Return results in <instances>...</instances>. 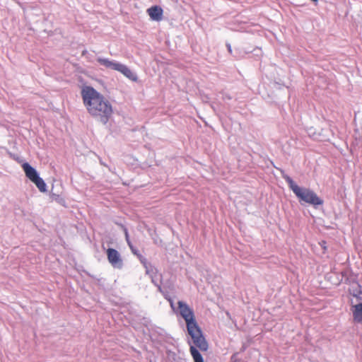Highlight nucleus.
Wrapping results in <instances>:
<instances>
[{"label":"nucleus","mask_w":362,"mask_h":362,"mask_svg":"<svg viewBox=\"0 0 362 362\" xmlns=\"http://www.w3.org/2000/svg\"><path fill=\"white\" fill-rule=\"evenodd\" d=\"M33 183L35 185L40 192H46L47 191V184L40 176L33 180Z\"/></svg>","instance_id":"ddd939ff"},{"label":"nucleus","mask_w":362,"mask_h":362,"mask_svg":"<svg viewBox=\"0 0 362 362\" xmlns=\"http://www.w3.org/2000/svg\"><path fill=\"white\" fill-rule=\"evenodd\" d=\"M160 293H163L161 288H159Z\"/></svg>","instance_id":"bb28decb"},{"label":"nucleus","mask_w":362,"mask_h":362,"mask_svg":"<svg viewBox=\"0 0 362 362\" xmlns=\"http://www.w3.org/2000/svg\"><path fill=\"white\" fill-rule=\"evenodd\" d=\"M84 272H85V273H86V274H87L88 276H90V277L93 278V276L90 275V274L89 272H86V271H84Z\"/></svg>","instance_id":"aec40b11"},{"label":"nucleus","mask_w":362,"mask_h":362,"mask_svg":"<svg viewBox=\"0 0 362 362\" xmlns=\"http://www.w3.org/2000/svg\"><path fill=\"white\" fill-rule=\"evenodd\" d=\"M163 13V8L160 6V21L162 20Z\"/></svg>","instance_id":"6ab92c4d"},{"label":"nucleus","mask_w":362,"mask_h":362,"mask_svg":"<svg viewBox=\"0 0 362 362\" xmlns=\"http://www.w3.org/2000/svg\"><path fill=\"white\" fill-rule=\"evenodd\" d=\"M321 247H323L324 249H326V247H325V245H321Z\"/></svg>","instance_id":"a878e982"},{"label":"nucleus","mask_w":362,"mask_h":362,"mask_svg":"<svg viewBox=\"0 0 362 362\" xmlns=\"http://www.w3.org/2000/svg\"><path fill=\"white\" fill-rule=\"evenodd\" d=\"M161 279H162V276L160 274V280H159V282L161 283Z\"/></svg>","instance_id":"5701e85b"},{"label":"nucleus","mask_w":362,"mask_h":362,"mask_svg":"<svg viewBox=\"0 0 362 362\" xmlns=\"http://www.w3.org/2000/svg\"><path fill=\"white\" fill-rule=\"evenodd\" d=\"M220 94L223 100H230L232 99V97L226 92H221Z\"/></svg>","instance_id":"f3484780"},{"label":"nucleus","mask_w":362,"mask_h":362,"mask_svg":"<svg viewBox=\"0 0 362 362\" xmlns=\"http://www.w3.org/2000/svg\"><path fill=\"white\" fill-rule=\"evenodd\" d=\"M321 247H323L324 249H326V247H325V245H321Z\"/></svg>","instance_id":"393cba45"},{"label":"nucleus","mask_w":362,"mask_h":362,"mask_svg":"<svg viewBox=\"0 0 362 362\" xmlns=\"http://www.w3.org/2000/svg\"><path fill=\"white\" fill-rule=\"evenodd\" d=\"M150 18L154 21H158V4H155L147 9Z\"/></svg>","instance_id":"f8f14e48"},{"label":"nucleus","mask_w":362,"mask_h":362,"mask_svg":"<svg viewBox=\"0 0 362 362\" xmlns=\"http://www.w3.org/2000/svg\"><path fill=\"white\" fill-rule=\"evenodd\" d=\"M96 61L107 69L117 71L132 81H137L136 75L125 64L117 61L99 57Z\"/></svg>","instance_id":"7ed1b4c3"},{"label":"nucleus","mask_w":362,"mask_h":362,"mask_svg":"<svg viewBox=\"0 0 362 362\" xmlns=\"http://www.w3.org/2000/svg\"><path fill=\"white\" fill-rule=\"evenodd\" d=\"M167 357L171 362H185V359L180 358L175 352L170 350L167 351Z\"/></svg>","instance_id":"4468645a"},{"label":"nucleus","mask_w":362,"mask_h":362,"mask_svg":"<svg viewBox=\"0 0 362 362\" xmlns=\"http://www.w3.org/2000/svg\"><path fill=\"white\" fill-rule=\"evenodd\" d=\"M129 248H130L132 252L138 257V259H139L141 263L145 267L146 273L150 276L152 283L156 287L158 288V281L157 276L156 275L153 276L151 274V273H153V268L151 266V264L147 262L146 259L142 256V255L140 253L139 250L136 247H134L133 245H130ZM154 269L156 270V273L158 272L157 269L154 268Z\"/></svg>","instance_id":"423d86ee"},{"label":"nucleus","mask_w":362,"mask_h":362,"mask_svg":"<svg viewBox=\"0 0 362 362\" xmlns=\"http://www.w3.org/2000/svg\"><path fill=\"white\" fill-rule=\"evenodd\" d=\"M81 95L88 112L95 120L106 124L113 112L110 101L90 86H83Z\"/></svg>","instance_id":"f257e3e1"},{"label":"nucleus","mask_w":362,"mask_h":362,"mask_svg":"<svg viewBox=\"0 0 362 362\" xmlns=\"http://www.w3.org/2000/svg\"><path fill=\"white\" fill-rule=\"evenodd\" d=\"M321 247H323L324 249H326V247H325V245H321Z\"/></svg>","instance_id":"b1692460"},{"label":"nucleus","mask_w":362,"mask_h":362,"mask_svg":"<svg viewBox=\"0 0 362 362\" xmlns=\"http://www.w3.org/2000/svg\"><path fill=\"white\" fill-rule=\"evenodd\" d=\"M189 351L194 362H204V358L200 351L192 345H190Z\"/></svg>","instance_id":"9b49d317"},{"label":"nucleus","mask_w":362,"mask_h":362,"mask_svg":"<svg viewBox=\"0 0 362 362\" xmlns=\"http://www.w3.org/2000/svg\"><path fill=\"white\" fill-rule=\"evenodd\" d=\"M187 334L191 337L194 347L202 351L208 350L209 344L199 325L187 329Z\"/></svg>","instance_id":"20e7f679"},{"label":"nucleus","mask_w":362,"mask_h":362,"mask_svg":"<svg viewBox=\"0 0 362 362\" xmlns=\"http://www.w3.org/2000/svg\"><path fill=\"white\" fill-rule=\"evenodd\" d=\"M177 304L179 314L185 321L186 328L187 329L198 325L192 308L182 300H179Z\"/></svg>","instance_id":"39448f33"},{"label":"nucleus","mask_w":362,"mask_h":362,"mask_svg":"<svg viewBox=\"0 0 362 362\" xmlns=\"http://www.w3.org/2000/svg\"><path fill=\"white\" fill-rule=\"evenodd\" d=\"M121 229L124 232V236H125V240H126V241L127 243V245H129V247H130V245H132V243L130 241L128 229L127 228V227L124 224H121Z\"/></svg>","instance_id":"2eb2a0df"},{"label":"nucleus","mask_w":362,"mask_h":362,"mask_svg":"<svg viewBox=\"0 0 362 362\" xmlns=\"http://www.w3.org/2000/svg\"><path fill=\"white\" fill-rule=\"evenodd\" d=\"M274 168H276L278 170H279L281 172L280 170H282L281 168H276V165H274Z\"/></svg>","instance_id":"4be33fe9"},{"label":"nucleus","mask_w":362,"mask_h":362,"mask_svg":"<svg viewBox=\"0 0 362 362\" xmlns=\"http://www.w3.org/2000/svg\"><path fill=\"white\" fill-rule=\"evenodd\" d=\"M281 170L282 178L288 184L289 189L293 192L301 205L308 204L315 209H319L324 204V200L313 189L298 186L284 170Z\"/></svg>","instance_id":"f03ea898"},{"label":"nucleus","mask_w":362,"mask_h":362,"mask_svg":"<svg viewBox=\"0 0 362 362\" xmlns=\"http://www.w3.org/2000/svg\"><path fill=\"white\" fill-rule=\"evenodd\" d=\"M106 255L111 266L117 269L123 268L124 263L120 253L115 248L108 247L106 250Z\"/></svg>","instance_id":"0eeeda50"},{"label":"nucleus","mask_w":362,"mask_h":362,"mask_svg":"<svg viewBox=\"0 0 362 362\" xmlns=\"http://www.w3.org/2000/svg\"><path fill=\"white\" fill-rule=\"evenodd\" d=\"M227 49L229 53L232 54V47L230 43H226Z\"/></svg>","instance_id":"a211bd4d"},{"label":"nucleus","mask_w":362,"mask_h":362,"mask_svg":"<svg viewBox=\"0 0 362 362\" xmlns=\"http://www.w3.org/2000/svg\"><path fill=\"white\" fill-rule=\"evenodd\" d=\"M22 169L23 170L26 177L30 181L33 182L36 178L40 176L37 170L33 168L28 162H24L21 165Z\"/></svg>","instance_id":"6e6552de"},{"label":"nucleus","mask_w":362,"mask_h":362,"mask_svg":"<svg viewBox=\"0 0 362 362\" xmlns=\"http://www.w3.org/2000/svg\"><path fill=\"white\" fill-rule=\"evenodd\" d=\"M349 293L354 297L357 298L358 300H362L361 295L362 294V286L358 283L354 282L351 288H349Z\"/></svg>","instance_id":"9d476101"},{"label":"nucleus","mask_w":362,"mask_h":362,"mask_svg":"<svg viewBox=\"0 0 362 362\" xmlns=\"http://www.w3.org/2000/svg\"><path fill=\"white\" fill-rule=\"evenodd\" d=\"M351 310L354 320L357 323L362 324V302L352 305Z\"/></svg>","instance_id":"1a4fd4ad"},{"label":"nucleus","mask_w":362,"mask_h":362,"mask_svg":"<svg viewBox=\"0 0 362 362\" xmlns=\"http://www.w3.org/2000/svg\"><path fill=\"white\" fill-rule=\"evenodd\" d=\"M164 297L165 298L166 300H168V301L170 303V307L172 308V310L173 311H175V304H174V300L173 299L172 297L166 295L165 293H163Z\"/></svg>","instance_id":"dca6fc26"},{"label":"nucleus","mask_w":362,"mask_h":362,"mask_svg":"<svg viewBox=\"0 0 362 362\" xmlns=\"http://www.w3.org/2000/svg\"><path fill=\"white\" fill-rule=\"evenodd\" d=\"M115 223L117 225H118L120 228H121V224H122V223H118V222H115Z\"/></svg>","instance_id":"412c9836"}]
</instances>
